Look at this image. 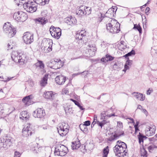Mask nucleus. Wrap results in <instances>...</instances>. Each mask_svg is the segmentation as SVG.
Instances as JSON below:
<instances>
[{
  "instance_id": "nucleus-1",
  "label": "nucleus",
  "mask_w": 157,
  "mask_h": 157,
  "mask_svg": "<svg viewBox=\"0 0 157 157\" xmlns=\"http://www.w3.org/2000/svg\"><path fill=\"white\" fill-rule=\"evenodd\" d=\"M103 20L105 22L108 23L106 24V28L108 31L115 33H118L120 31V24L116 20L109 18L104 17L102 16V14L101 13L99 15L98 21L100 22Z\"/></svg>"
},
{
  "instance_id": "nucleus-51",
  "label": "nucleus",
  "mask_w": 157,
  "mask_h": 157,
  "mask_svg": "<svg viewBox=\"0 0 157 157\" xmlns=\"http://www.w3.org/2000/svg\"><path fill=\"white\" fill-rule=\"evenodd\" d=\"M21 155V154L19 152L17 151L15 152L14 157H20Z\"/></svg>"
},
{
  "instance_id": "nucleus-27",
  "label": "nucleus",
  "mask_w": 157,
  "mask_h": 157,
  "mask_svg": "<svg viewBox=\"0 0 157 157\" xmlns=\"http://www.w3.org/2000/svg\"><path fill=\"white\" fill-rule=\"evenodd\" d=\"M127 60L126 61L124 65V68L123 70V71L125 72L127 70L129 69V67L132 64V61L129 59V58L126 59Z\"/></svg>"
},
{
  "instance_id": "nucleus-59",
  "label": "nucleus",
  "mask_w": 157,
  "mask_h": 157,
  "mask_svg": "<svg viewBox=\"0 0 157 157\" xmlns=\"http://www.w3.org/2000/svg\"><path fill=\"white\" fill-rule=\"evenodd\" d=\"M101 61L106 63V62H108V60H107V58H106V56L105 57L102 58L101 59Z\"/></svg>"
},
{
  "instance_id": "nucleus-3",
  "label": "nucleus",
  "mask_w": 157,
  "mask_h": 157,
  "mask_svg": "<svg viewBox=\"0 0 157 157\" xmlns=\"http://www.w3.org/2000/svg\"><path fill=\"white\" fill-rule=\"evenodd\" d=\"M3 30L10 37L14 36L16 33V29L9 22L5 23L3 27Z\"/></svg>"
},
{
  "instance_id": "nucleus-61",
  "label": "nucleus",
  "mask_w": 157,
  "mask_h": 157,
  "mask_svg": "<svg viewBox=\"0 0 157 157\" xmlns=\"http://www.w3.org/2000/svg\"><path fill=\"white\" fill-rule=\"evenodd\" d=\"M152 91L153 90L152 89H150V88H149L147 91V94L148 95H150Z\"/></svg>"
},
{
  "instance_id": "nucleus-46",
  "label": "nucleus",
  "mask_w": 157,
  "mask_h": 157,
  "mask_svg": "<svg viewBox=\"0 0 157 157\" xmlns=\"http://www.w3.org/2000/svg\"><path fill=\"white\" fill-rule=\"evenodd\" d=\"M30 95H29L27 96L24 97L22 99V101L24 102H27L29 101L30 99Z\"/></svg>"
},
{
  "instance_id": "nucleus-21",
  "label": "nucleus",
  "mask_w": 157,
  "mask_h": 157,
  "mask_svg": "<svg viewBox=\"0 0 157 157\" xmlns=\"http://www.w3.org/2000/svg\"><path fill=\"white\" fill-rule=\"evenodd\" d=\"M132 95L139 100L144 101L145 99V95L142 93L138 92H134L132 93Z\"/></svg>"
},
{
  "instance_id": "nucleus-43",
  "label": "nucleus",
  "mask_w": 157,
  "mask_h": 157,
  "mask_svg": "<svg viewBox=\"0 0 157 157\" xmlns=\"http://www.w3.org/2000/svg\"><path fill=\"white\" fill-rule=\"evenodd\" d=\"M141 156H145L146 157H147V151L144 148H143L141 150Z\"/></svg>"
},
{
  "instance_id": "nucleus-8",
  "label": "nucleus",
  "mask_w": 157,
  "mask_h": 157,
  "mask_svg": "<svg viewBox=\"0 0 157 157\" xmlns=\"http://www.w3.org/2000/svg\"><path fill=\"white\" fill-rule=\"evenodd\" d=\"M91 8L84 6H80L76 11L77 14L80 16L86 15L91 13Z\"/></svg>"
},
{
  "instance_id": "nucleus-13",
  "label": "nucleus",
  "mask_w": 157,
  "mask_h": 157,
  "mask_svg": "<svg viewBox=\"0 0 157 157\" xmlns=\"http://www.w3.org/2000/svg\"><path fill=\"white\" fill-rule=\"evenodd\" d=\"M23 39L25 44H30L33 41V34L28 32L25 33L23 36Z\"/></svg>"
},
{
  "instance_id": "nucleus-55",
  "label": "nucleus",
  "mask_w": 157,
  "mask_h": 157,
  "mask_svg": "<svg viewBox=\"0 0 157 157\" xmlns=\"http://www.w3.org/2000/svg\"><path fill=\"white\" fill-rule=\"evenodd\" d=\"M71 101H73L75 104L78 106L80 104L78 103V102L74 100L72 98H71L70 99Z\"/></svg>"
},
{
  "instance_id": "nucleus-26",
  "label": "nucleus",
  "mask_w": 157,
  "mask_h": 157,
  "mask_svg": "<svg viewBox=\"0 0 157 157\" xmlns=\"http://www.w3.org/2000/svg\"><path fill=\"white\" fill-rule=\"evenodd\" d=\"M127 60L126 61L124 65V68L123 70V71L125 72L127 70L129 69V67L132 64V61L129 59V58L126 59Z\"/></svg>"
},
{
  "instance_id": "nucleus-52",
  "label": "nucleus",
  "mask_w": 157,
  "mask_h": 157,
  "mask_svg": "<svg viewBox=\"0 0 157 157\" xmlns=\"http://www.w3.org/2000/svg\"><path fill=\"white\" fill-rule=\"evenodd\" d=\"M28 82L29 85L31 87H33L34 85L33 82L32 80H29L28 81Z\"/></svg>"
},
{
  "instance_id": "nucleus-45",
  "label": "nucleus",
  "mask_w": 157,
  "mask_h": 157,
  "mask_svg": "<svg viewBox=\"0 0 157 157\" xmlns=\"http://www.w3.org/2000/svg\"><path fill=\"white\" fill-rule=\"evenodd\" d=\"M126 145V144L124 143V142H121V141L118 140L117 141L116 143V145H117L119 146V147H123V146H124V144Z\"/></svg>"
},
{
  "instance_id": "nucleus-15",
  "label": "nucleus",
  "mask_w": 157,
  "mask_h": 157,
  "mask_svg": "<svg viewBox=\"0 0 157 157\" xmlns=\"http://www.w3.org/2000/svg\"><path fill=\"white\" fill-rule=\"evenodd\" d=\"M45 115L44 110L40 108H37L33 113V116L35 117L41 118Z\"/></svg>"
},
{
  "instance_id": "nucleus-2",
  "label": "nucleus",
  "mask_w": 157,
  "mask_h": 157,
  "mask_svg": "<svg viewBox=\"0 0 157 157\" xmlns=\"http://www.w3.org/2000/svg\"><path fill=\"white\" fill-rule=\"evenodd\" d=\"M11 57L13 61L16 63H18L20 65H23L28 59V57L26 54L17 51L12 52Z\"/></svg>"
},
{
  "instance_id": "nucleus-47",
  "label": "nucleus",
  "mask_w": 157,
  "mask_h": 157,
  "mask_svg": "<svg viewBox=\"0 0 157 157\" xmlns=\"http://www.w3.org/2000/svg\"><path fill=\"white\" fill-rule=\"evenodd\" d=\"M14 1L17 2V4L18 6L20 5H21L22 4L23 5L25 3V1L24 0H14Z\"/></svg>"
},
{
  "instance_id": "nucleus-4",
  "label": "nucleus",
  "mask_w": 157,
  "mask_h": 157,
  "mask_svg": "<svg viewBox=\"0 0 157 157\" xmlns=\"http://www.w3.org/2000/svg\"><path fill=\"white\" fill-rule=\"evenodd\" d=\"M68 148L64 145L61 144H57L55 148L54 153L55 155L63 156L68 152Z\"/></svg>"
},
{
  "instance_id": "nucleus-17",
  "label": "nucleus",
  "mask_w": 157,
  "mask_h": 157,
  "mask_svg": "<svg viewBox=\"0 0 157 157\" xmlns=\"http://www.w3.org/2000/svg\"><path fill=\"white\" fill-rule=\"evenodd\" d=\"M155 126L154 125H150L146 128L145 134L148 136H151L155 133Z\"/></svg>"
},
{
  "instance_id": "nucleus-54",
  "label": "nucleus",
  "mask_w": 157,
  "mask_h": 157,
  "mask_svg": "<svg viewBox=\"0 0 157 157\" xmlns=\"http://www.w3.org/2000/svg\"><path fill=\"white\" fill-rule=\"evenodd\" d=\"M8 46V50H9V49H12L13 48V45H12L11 43L10 42L7 45Z\"/></svg>"
},
{
  "instance_id": "nucleus-7",
  "label": "nucleus",
  "mask_w": 157,
  "mask_h": 157,
  "mask_svg": "<svg viewBox=\"0 0 157 157\" xmlns=\"http://www.w3.org/2000/svg\"><path fill=\"white\" fill-rule=\"evenodd\" d=\"M13 18L18 22L25 21L27 18L26 13L22 11H19L14 13L13 16Z\"/></svg>"
},
{
  "instance_id": "nucleus-23",
  "label": "nucleus",
  "mask_w": 157,
  "mask_h": 157,
  "mask_svg": "<svg viewBox=\"0 0 157 157\" xmlns=\"http://www.w3.org/2000/svg\"><path fill=\"white\" fill-rule=\"evenodd\" d=\"M97 116L94 115V121H95V122L97 123V124L99 126L101 127L102 128V127L105 124L108 123H109V121L106 120H103L101 122H100L98 121L97 120Z\"/></svg>"
},
{
  "instance_id": "nucleus-22",
  "label": "nucleus",
  "mask_w": 157,
  "mask_h": 157,
  "mask_svg": "<svg viewBox=\"0 0 157 157\" xmlns=\"http://www.w3.org/2000/svg\"><path fill=\"white\" fill-rule=\"evenodd\" d=\"M56 82L59 85H62L64 83L66 80L65 77L62 75L57 76L55 78Z\"/></svg>"
},
{
  "instance_id": "nucleus-14",
  "label": "nucleus",
  "mask_w": 157,
  "mask_h": 157,
  "mask_svg": "<svg viewBox=\"0 0 157 157\" xmlns=\"http://www.w3.org/2000/svg\"><path fill=\"white\" fill-rule=\"evenodd\" d=\"M87 35L86 31L85 30H82L80 31H78L77 32L75 35V38L77 40H80L84 41V40L87 37Z\"/></svg>"
},
{
  "instance_id": "nucleus-32",
  "label": "nucleus",
  "mask_w": 157,
  "mask_h": 157,
  "mask_svg": "<svg viewBox=\"0 0 157 157\" xmlns=\"http://www.w3.org/2000/svg\"><path fill=\"white\" fill-rule=\"evenodd\" d=\"M155 137L156 138V140H155V143L157 145V134L155 135V137ZM155 148H157V145L156 146L154 144H152L150 146H149L147 147V149L150 152H151Z\"/></svg>"
},
{
  "instance_id": "nucleus-50",
  "label": "nucleus",
  "mask_w": 157,
  "mask_h": 157,
  "mask_svg": "<svg viewBox=\"0 0 157 157\" xmlns=\"http://www.w3.org/2000/svg\"><path fill=\"white\" fill-rule=\"evenodd\" d=\"M106 58H107L108 61H111L113 60V58L109 55H106Z\"/></svg>"
},
{
  "instance_id": "nucleus-33",
  "label": "nucleus",
  "mask_w": 157,
  "mask_h": 157,
  "mask_svg": "<svg viewBox=\"0 0 157 157\" xmlns=\"http://www.w3.org/2000/svg\"><path fill=\"white\" fill-rule=\"evenodd\" d=\"M50 0H33L34 2L38 4L44 5L48 3Z\"/></svg>"
},
{
  "instance_id": "nucleus-53",
  "label": "nucleus",
  "mask_w": 157,
  "mask_h": 157,
  "mask_svg": "<svg viewBox=\"0 0 157 157\" xmlns=\"http://www.w3.org/2000/svg\"><path fill=\"white\" fill-rule=\"evenodd\" d=\"M57 64L59 65V67L60 68V67H62L63 66V63L62 62L60 59H59V61Z\"/></svg>"
},
{
  "instance_id": "nucleus-38",
  "label": "nucleus",
  "mask_w": 157,
  "mask_h": 157,
  "mask_svg": "<svg viewBox=\"0 0 157 157\" xmlns=\"http://www.w3.org/2000/svg\"><path fill=\"white\" fill-rule=\"evenodd\" d=\"M109 152V147L107 146L106 147H105L103 150V157H107Z\"/></svg>"
},
{
  "instance_id": "nucleus-28",
  "label": "nucleus",
  "mask_w": 157,
  "mask_h": 157,
  "mask_svg": "<svg viewBox=\"0 0 157 157\" xmlns=\"http://www.w3.org/2000/svg\"><path fill=\"white\" fill-rule=\"evenodd\" d=\"M96 51V48L95 47L91 45L89 46L88 52L91 56H94Z\"/></svg>"
},
{
  "instance_id": "nucleus-34",
  "label": "nucleus",
  "mask_w": 157,
  "mask_h": 157,
  "mask_svg": "<svg viewBox=\"0 0 157 157\" xmlns=\"http://www.w3.org/2000/svg\"><path fill=\"white\" fill-rule=\"evenodd\" d=\"M138 138L139 144L142 145L143 143L144 140V139H146V137L139 132V135H138Z\"/></svg>"
},
{
  "instance_id": "nucleus-49",
  "label": "nucleus",
  "mask_w": 157,
  "mask_h": 157,
  "mask_svg": "<svg viewBox=\"0 0 157 157\" xmlns=\"http://www.w3.org/2000/svg\"><path fill=\"white\" fill-rule=\"evenodd\" d=\"M117 127L120 129L122 128L123 127L122 123L120 121L117 122Z\"/></svg>"
},
{
  "instance_id": "nucleus-10",
  "label": "nucleus",
  "mask_w": 157,
  "mask_h": 157,
  "mask_svg": "<svg viewBox=\"0 0 157 157\" xmlns=\"http://www.w3.org/2000/svg\"><path fill=\"white\" fill-rule=\"evenodd\" d=\"M24 9L29 13H33L36 11L37 9L36 5L33 4V2H27L23 5Z\"/></svg>"
},
{
  "instance_id": "nucleus-57",
  "label": "nucleus",
  "mask_w": 157,
  "mask_h": 157,
  "mask_svg": "<svg viewBox=\"0 0 157 157\" xmlns=\"http://www.w3.org/2000/svg\"><path fill=\"white\" fill-rule=\"evenodd\" d=\"M4 111H6L3 109V108L1 106H0V113L1 114H3L4 112Z\"/></svg>"
},
{
  "instance_id": "nucleus-24",
  "label": "nucleus",
  "mask_w": 157,
  "mask_h": 157,
  "mask_svg": "<svg viewBox=\"0 0 157 157\" xmlns=\"http://www.w3.org/2000/svg\"><path fill=\"white\" fill-rule=\"evenodd\" d=\"M35 65L37 69H40L43 73L45 72L44 69V65L42 61L38 60V62L35 64Z\"/></svg>"
},
{
  "instance_id": "nucleus-35",
  "label": "nucleus",
  "mask_w": 157,
  "mask_h": 157,
  "mask_svg": "<svg viewBox=\"0 0 157 157\" xmlns=\"http://www.w3.org/2000/svg\"><path fill=\"white\" fill-rule=\"evenodd\" d=\"M36 21L38 22L41 24L44 25L47 22V19L45 17H40L37 19L36 20Z\"/></svg>"
},
{
  "instance_id": "nucleus-29",
  "label": "nucleus",
  "mask_w": 157,
  "mask_h": 157,
  "mask_svg": "<svg viewBox=\"0 0 157 157\" xmlns=\"http://www.w3.org/2000/svg\"><path fill=\"white\" fill-rule=\"evenodd\" d=\"M29 114L26 111H23L21 112L20 116V118L21 119L26 120L29 119Z\"/></svg>"
},
{
  "instance_id": "nucleus-62",
  "label": "nucleus",
  "mask_w": 157,
  "mask_h": 157,
  "mask_svg": "<svg viewBox=\"0 0 157 157\" xmlns=\"http://www.w3.org/2000/svg\"><path fill=\"white\" fill-rule=\"evenodd\" d=\"M105 113H101V119H104V120H105Z\"/></svg>"
},
{
  "instance_id": "nucleus-12",
  "label": "nucleus",
  "mask_w": 157,
  "mask_h": 157,
  "mask_svg": "<svg viewBox=\"0 0 157 157\" xmlns=\"http://www.w3.org/2000/svg\"><path fill=\"white\" fill-rule=\"evenodd\" d=\"M42 48L45 52H48L52 50V42L50 40H43Z\"/></svg>"
},
{
  "instance_id": "nucleus-58",
  "label": "nucleus",
  "mask_w": 157,
  "mask_h": 157,
  "mask_svg": "<svg viewBox=\"0 0 157 157\" xmlns=\"http://www.w3.org/2000/svg\"><path fill=\"white\" fill-rule=\"evenodd\" d=\"M90 121H86L84 122V124L86 125V126H88L90 125Z\"/></svg>"
},
{
  "instance_id": "nucleus-41",
  "label": "nucleus",
  "mask_w": 157,
  "mask_h": 157,
  "mask_svg": "<svg viewBox=\"0 0 157 157\" xmlns=\"http://www.w3.org/2000/svg\"><path fill=\"white\" fill-rule=\"evenodd\" d=\"M79 127L81 130L83 132H86L87 131V128L86 126L84 124H81Z\"/></svg>"
},
{
  "instance_id": "nucleus-31",
  "label": "nucleus",
  "mask_w": 157,
  "mask_h": 157,
  "mask_svg": "<svg viewBox=\"0 0 157 157\" xmlns=\"http://www.w3.org/2000/svg\"><path fill=\"white\" fill-rule=\"evenodd\" d=\"M48 75H45L40 81V85L44 87L47 84Z\"/></svg>"
},
{
  "instance_id": "nucleus-6",
  "label": "nucleus",
  "mask_w": 157,
  "mask_h": 157,
  "mask_svg": "<svg viewBox=\"0 0 157 157\" xmlns=\"http://www.w3.org/2000/svg\"><path fill=\"white\" fill-rule=\"evenodd\" d=\"M57 128L59 134L61 136L66 135L69 131V127L67 124L62 122L59 124Z\"/></svg>"
},
{
  "instance_id": "nucleus-37",
  "label": "nucleus",
  "mask_w": 157,
  "mask_h": 157,
  "mask_svg": "<svg viewBox=\"0 0 157 157\" xmlns=\"http://www.w3.org/2000/svg\"><path fill=\"white\" fill-rule=\"evenodd\" d=\"M118 46L119 49L121 50L124 49L126 48L125 43L124 41H121L120 43L118 44Z\"/></svg>"
},
{
  "instance_id": "nucleus-56",
  "label": "nucleus",
  "mask_w": 157,
  "mask_h": 157,
  "mask_svg": "<svg viewBox=\"0 0 157 157\" xmlns=\"http://www.w3.org/2000/svg\"><path fill=\"white\" fill-rule=\"evenodd\" d=\"M68 93V91L67 89H63L62 91L63 94H67Z\"/></svg>"
},
{
  "instance_id": "nucleus-30",
  "label": "nucleus",
  "mask_w": 157,
  "mask_h": 157,
  "mask_svg": "<svg viewBox=\"0 0 157 157\" xmlns=\"http://www.w3.org/2000/svg\"><path fill=\"white\" fill-rule=\"evenodd\" d=\"M72 144L71 147L73 149H77L80 146V141L78 139L75 141L72 142Z\"/></svg>"
},
{
  "instance_id": "nucleus-44",
  "label": "nucleus",
  "mask_w": 157,
  "mask_h": 157,
  "mask_svg": "<svg viewBox=\"0 0 157 157\" xmlns=\"http://www.w3.org/2000/svg\"><path fill=\"white\" fill-rule=\"evenodd\" d=\"M112 111V110L111 109L109 110L108 111H106L105 113V115L107 117H110L112 116H114L115 114L114 113H112V114H108V113H109L111 111Z\"/></svg>"
},
{
  "instance_id": "nucleus-19",
  "label": "nucleus",
  "mask_w": 157,
  "mask_h": 157,
  "mask_svg": "<svg viewBox=\"0 0 157 157\" xmlns=\"http://www.w3.org/2000/svg\"><path fill=\"white\" fill-rule=\"evenodd\" d=\"M120 154H118L119 157L123 156L124 157V156L128 155L127 145H124V146H123V147H120Z\"/></svg>"
},
{
  "instance_id": "nucleus-18",
  "label": "nucleus",
  "mask_w": 157,
  "mask_h": 157,
  "mask_svg": "<svg viewBox=\"0 0 157 157\" xmlns=\"http://www.w3.org/2000/svg\"><path fill=\"white\" fill-rule=\"evenodd\" d=\"M64 21L67 24L71 26L75 25L77 22V21L75 18L71 16L66 17L64 19Z\"/></svg>"
},
{
  "instance_id": "nucleus-25",
  "label": "nucleus",
  "mask_w": 157,
  "mask_h": 157,
  "mask_svg": "<svg viewBox=\"0 0 157 157\" xmlns=\"http://www.w3.org/2000/svg\"><path fill=\"white\" fill-rule=\"evenodd\" d=\"M43 96L46 99H53L54 97V94L52 91H47L44 93Z\"/></svg>"
},
{
  "instance_id": "nucleus-48",
  "label": "nucleus",
  "mask_w": 157,
  "mask_h": 157,
  "mask_svg": "<svg viewBox=\"0 0 157 157\" xmlns=\"http://www.w3.org/2000/svg\"><path fill=\"white\" fill-rule=\"evenodd\" d=\"M139 124L138 122H136L135 124L134 125V127L135 128V133H136L137 131H139L138 128V125Z\"/></svg>"
},
{
  "instance_id": "nucleus-20",
  "label": "nucleus",
  "mask_w": 157,
  "mask_h": 157,
  "mask_svg": "<svg viewBox=\"0 0 157 157\" xmlns=\"http://www.w3.org/2000/svg\"><path fill=\"white\" fill-rule=\"evenodd\" d=\"M124 134V133L123 132L119 134L112 133L109 135V137L107 138V140L110 141H113L118 139L120 136L123 135Z\"/></svg>"
},
{
  "instance_id": "nucleus-40",
  "label": "nucleus",
  "mask_w": 157,
  "mask_h": 157,
  "mask_svg": "<svg viewBox=\"0 0 157 157\" xmlns=\"http://www.w3.org/2000/svg\"><path fill=\"white\" fill-rule=\"evenodd\" d=\"M133 29H136L139 32L140 34L142 33V29L139 24H134Z\"/></svg>"
},
{
  "instance_id": "nucleus-36",
  "label": "nucleus",
  "mask_w": 157,
  "mask_h": 157,
  "mask_svg": "<svg viewBox=\"0 0 157 157\" xmlns=\"http://www.w3.org/2000/svg\"><path fill=\"white\" fill-rule=\"evenodd\" d=\"M122 66L121 64L118 62H115L113 65V67L114 70H117L120 69Z\"/></svg>"
},
{
  "instance_id": "nucleus-60",
  "label": "nucleus",
  "mask_w": 157,
  "mask_h": 157,
  "mask_svg": "<svg viewBox=\"0 0 157 157\" xmlns=\"http://www.w3.org/2000/svg\"><path fill=\"white\" fill-rule=\"evenodd\" d=\"M142 112L145 114L146 115V116H147L148 114V112L146 110V109L142 108Z\"/></svg>"
},
{
  "instance_id": "nucleus-42",
  "label": "nucleus",
  "mask_w": 157,
  "mask_h": 157,
  "mask_svg": "<svg viewBox=\"0 0 157 157\" xmlns=\"http://www.w3.org/2000/svg\"><path fill=\"white\" fill-rule=\"evenodd\" d=\"M135 51L132 50L131 52L125 55L124 56L127 59V58H128V56H130L132 55H135Z\"/></svg>"
},
{
  "instance_id": "nucleus-5",
  "label": "nucleus",
  "mask_w": 157,
  "mask_h": 157,
  "mask_svg": "<svg viewBox=\"0 0 157 157\" xmlns=\"http://www.w3.org/2000/svg\"><path fill=\"white\" fill-rule=\"evenodd\" d=\"M13 138L10 136H7L1 140L0 148L6 150L8 149L12 144Z\"/></svg>"
},
{
  "instance_id": "nucleus-63",
  "label": "nucleus",
  "mask_w": 157,
  "mask_h": 157,
  "mask_svg": "<svg viewBox=\"0 0 157 157\" xmlns=\"http://www.w3.org/2000/svg\"><path fill=\"white\" fill-rule=\"evenodd\" d=\"M9 110H10V113H11L13 111L15 110V108L13 107H11L10 108Z\"/></svg>"
},
{
  "instance_id": "nucleus-9",
  "label": "nucleus",
  "mask_w": 157,
  "mask_h": 157,
  "mask_svg": "<svg viewBox=\"0 0 157 157\" xmlns=\"http://www.w3.org/2000/svg\"><path fill=\"white\" fill-rule=\"evenodd\" d=\"M52 36L56 39H59L61 35V29L59 27H56L52 26L49 29Z\"/></svg>"
},
{
  "instance_id": "nucleus-39",
  "label": "nucleus",
  "mask_w": 157,
  "mask_h": 157,
  "mask_svg": "<svg viewBox=\"0 0 157 157\" xmlns=\"http://www.w3.org/2000/svg\"><path fill=\"white\" fill-rule=\"evenodd\" d=\"M120 147L119 146L115 145V146L113 148V150L116 154V155L118 156V154H120Z\"/></svg>"
},
{
  "instance_id": "nucleus-11",
  "label": "nucleus",
  "mask_w": 157,
  "mask_h": 157,
  "mask_svg": "<svg viewBox=\"0 0 157 157\" xmlns=\"http://www.w3.org/2000/svg\"><path fill=\"white\" fill-rule=\"evenodd\" d=\"M34 131L31 127L30 124H27L25 125L22 130V135L25 137H27L32 135Z\"/></svg>"
},
{
  "instance_id": "nucleus-64",
  "label": "nucleus",
  "mask_w": 157,
  "mask_h": 157,
  "mask_svg": "<svg viewBox=\"0 0 157 157\" xmlns=\"http://www.w3.org/2000/svg\"><path fill=\"white\" fill-rule=\"evenodd\" d=\"M150 8L149 7H147L145 10V13L147 14V13L150 11Z\"/></svg>"
},
{
  "instance_id": "nucleus-16",
  "label": "nucleus",
  "mask_w": 157,
  "mask_h": 157,
  "mask_svg": "<svg viewBox=\"0 0 157 157\" xmlns=\"http://www.w3.org/2000/svg\"><path fill=\"white\" fill-rule=\"evenodd\" d=\"M117 9V8L116 7H112V8L109 9L106 12L105 15V17L104 16L105 15L103 16L102 15V16L103 17H107L112 19V17L114 16Z\"/></svg>"
}]
</instances>
